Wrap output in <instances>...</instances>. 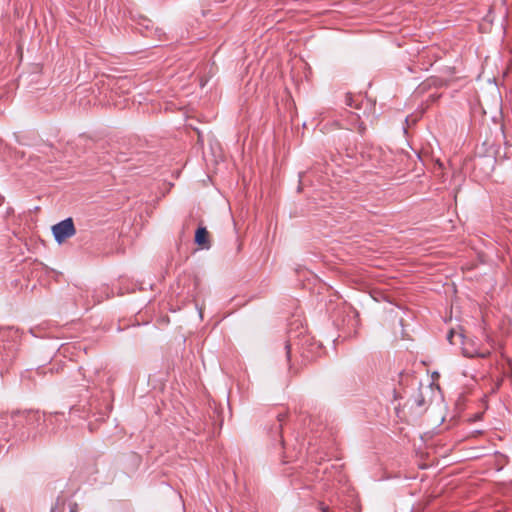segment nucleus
<instances>
[{"label":"nucleus","mask_w":512,"mask_h":512,"mask_svg":"<svg viewBox=\"0 0 512 512\" xmlns=\"http://www.w3.org/2000/svg\"><path fill=\"white\" fill-rule=\"evenodd\" d=\"M20 339L18 329L13 327L0 328V372L7 370L17 356Z\"/></svg>","instance_id":"nucleus-1"},{"label":"nucleus","mask_w":512,"mask_h":512,"mask_svg":"<svg viewBox=\"0 0 512 512\" xmlns=\"http://www.w3.org/2000/svg\"><path fill=\"white\" fill-rule=\"evenodd\" d=\"M354 501L353 495L341 497L333 496L329 504L319 502L318 506L321 512H356L350 504Z\"/></svg>","instance_id":"nucleus-2"},{"label":"nucleus","mask_w":512,"mask_h":512,"mask_svg":"<svg viewBox=\"0 0 512 512\" xmlns=\"http://www.w3.org/2000/svg\"><path fill=\"white\" fill-rule=\"evenodd\" d=\"M52 233L55 240L61 244L66 239L76 234V229L72 218H66L52 226Z\"/></svg>","instance_id":"nucleus-3"},{"label":"nucleus","mask_w":512,"mask_h":512,"mask_svg":"<svg viewBox=\"0 0 512 512\" xmlns=\"http://www.w3.org/2000/svg\"><path fill=\"white\" fill-rule=\"evenodd\" d=\"M51 512H78V505L71 500L67 501L62 497H58Z\"/></svg>","instance_id":"nucleus-4"},{"label":"nucleus","mask_w":512,"mask_h":512,"mask_svg":"<svg viewBox=\"0 0 512 512\" xmlns=\"http://www.w3.org/2000/svg\"><path fill=\"white\" fill-rule=\"evenodd\" d=\"M194 241L202 249H209L211 247L210 235L206 227H198V229L195 232Z\"/></svg>","instance_id":"nucleus-5"},{"label":"nucleus","mask_w":512,"mask_h":512,"mask_svg":"<svg viewBox=\"0 0 512 512\" xmlns=\"http://www.w3.org/2000/svg\"><path fill=\"white\" fill-rule=\"evenodd\" d=\"M40 419H42V423L41 425H44L45 427H49V426H52V429L55 428V425H56V422L58 423L59 426H67V424H71L72 427L74 426V421H67L66 418H63V419H59V418H52V417H49V418H35V420L39 421Z\"/></svg>","instance_id":"nucleus-6"},{"label":"nucleus","mask_w":512,"mask_h":512,"mask_svg":"<svg viewBox=\"0 0 512 512\" xmlns=\"http://www.w3.org/2000/svg\"><path fill=\"white\" fill-rule=\"evenodd\" d=\"M434 392V386L433 384H430L428 386H425V387H421L420 388V394H419V397L417 399H415V402L417 403L418 406H424L426 405V399H425V396L429 393H433Z\"/></svg>","instance_id":"nucleus-7"},{"label":"nucleus","mask_w":512,"mask_h":512,"mask_svg":"<svg viewBox=\"0 0 512 512\" xmlns=\"http://www.w3.org/2000/svg\"><path fill=\"white\" fill-rule=\"evenodd\" d=\"M104 418H95L94 421H87L88 418H70V420H82L90 432L95 431Z\"/></svg>","instance_id":"nucleus-8"},{"label":"nucleus","mask_w":512,"mask_h":512,"mask_svg":"<svg viewBox=\"0 0 512 512\" xmlns=\"http://www.w3.org/2000/svg\"><path fill=\"white\" fill-rule=\"evenodd\" d=\"M345 104L349 107H354L356 109H360V103H357L352 94H346L345 96Z\"/></svg>","instance_id":"nucleus-9"},{"label":"nucleus","mask_w":512,"mask_h":512,"mask_svg":"<svg viewBox=\"0 0 512 512\" xmlns=\"http://www.w3.org/2000/svg\"><path fill=\"white\" fill-rule=\"evenodd\" d=\"M455 338H459L460 340L463 338L462 333L455 332L454 330H450L447 334V340L450 344L454 345L456 344Z\"/></svg>","instance_id":"nucleus-10"},{"label":"nucleus","mask_w":512,"mask_h":512,"mask_svg":"<svg viewBox=\"0 0 512 512\" xmlns=\"http://www.w3.org/2000/svg\"><path fill=\"white\" fill-rule=\"evenodd\" d=\"M284 350H285V356H286V359H287L289 370L292 371V365H291V359H290L291 358V343H290V340L286 342Z\"/></svg>","instance_id":"nucleus-11"},{"label":"nucleus","mask_w":512,"mask_h":512,"mask_svg":"<svg viewBox=\"0 0 512 512\" xmlns=\"http://www.w3.org/2000/svg\"><path fill=\"white\" fill-rule=\"evenodd\" d=\"M38 414L39 413V410H34V409H24V410H21V409H16V410H13L11 411V416H19L21 414Z\"/></svg>","instance_id":"nucleus-12"},{"label":"nucleus","mask_w":512,"mask_h":512,"mask_svg":"<svg viewBox=\"0 0 512 512\" xmlns=\"http://www.w3.org/2000/svg\"><path fill=\"white\" fill-rule=\"evenodd\" d=\"M366 130V127L363 123H360L359 126H358V131L360 134H363Z\"/></svg>","instance_id":"nucleus-13"},{"label":"nucleus","mask_w":512,"mask_h":512,"mask_svg":"<svg viewBox=\"0 0 512 512\" xmlns=\"http://www.w3.org/2000/svg\"><path fill=\"white\" fill-rule=\"evenodd\" d=\"M111 409H112L111 404H107V406H106V410H105V411H99V413L103 415V414H105V413H109V412H111Z\"/></svg>","instance_id":"nucleus-14"},{"label":"nucleus","mask_w":512,"mask_h":512,"mask_svg":"<svg viewBox=\"0 0 512 512\" xmlns=\"http://www.w3.org/2000/svg\"><path fill=\"white\" fill-rule=\"evenodd\" d=\"M310 455H312V452H309ZM312 460L315 461V462H318L320 461L322 458H318V457H313L311 456Z\"/></svg>","instance_id":"nucleus-15"},{"label":"nucleus","mask_w":512,"mask_h":512,"mask_svg":"<svg viewBox=\"0 0 512 512\" xmlns=\"http://www.w3.org/2000/svg\"><path fill=\"white\" fill-rule=\"evenodd\" d=\"M358 118H359V117H358V115H356V114H352V115H351V119H352V121H354V120L356 121V120H358Z\"/></svg>","instance_id":"nucleus-16"},{"label":"nucleus","mask_w":512,"mask_h":512,"mask_svg":"<svg viewBox=\"0 0 512 512\" xmlns=\"http://www.w3.org/2000/svg\"><path fill=\"white\" fill-rule=\"evenodd\" d=\"M487 355H489L488 351L479 354V356H481V357H486Z\"/></svg>","instance_id":"nucleus-17"},{"label":"nucleus","mask_w":512,"mask_h":512,"mask_svg":"<svg viewBox=\"0 0 512 512\" xmlns=\"http://www.w3.org/2000/svg\"><path fill=\"white\" fill-rule=\"evenodd\" d=\"M428 81H431L434 85H437V80L436 79L431 78Z\"/></svg>","instance_id":"nucleus-18"},{"label":"nucleus","mask_w":512,"mask_h":512,"mask_svg":"<svg viewBox=\"0 0 512 512\" xmlns=\"http://www.w3.org/2000/svg\"><path fill=\"white\" fill-rule=\"evenodd\" d=\"M473 416L478 417L481 416L480 413H475Z\"/></svg>","instance_id":"nucleus-19"},{"label":"nucleus","mask_w":512,"mask_h":512,"mask_svg":"<svg viewBox=\"0 0 512 512\" xmlns=\"http://www.w3.org/2000/svg\"><path fill=\"white\" fill-rule=\"evenodd\" d=\"M278 417L284 416L283 413H278Z\"/></svg>","instance_id":"nucleus-20"}]
</instances>
